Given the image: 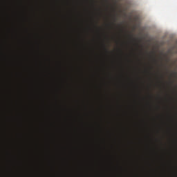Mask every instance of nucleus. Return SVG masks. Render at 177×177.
Here are the masks:
<instances>
[{
    "mask_svg": "<svg viewBox=\"0 0 177 177\" xmlns=\"http://www.w3.org/2000/svg\"><path fill=\"white\" fill-rule=\"evenodd\" d=\"M130 38L133 41V42H136L137 39L133 38V36L132 35H130Z\"/></svg>",
    "mask_w": 177,
    "mask_h": 177,
    "instance_id": "1",
    "label": "nucleus"
},
{
    "mask_svg": "<svg viewBox=\"0 0 177 177\" xmlns=\"http://www.w3.org/2000/svg\"><path fill=\"white\" fill-rule=\"evenodd\" d=\"M118 19H117V15H113V21L115 22L117 21Z\"/></svg>",
    "mask_w": 177,
    "mask_h": 177,
    "instance_id": "2",
    "label": "nucleus"
},
{
    "mask_svg": "<svg viewBox=\"0 0 177 177\" xmlns=\"http://www.w3.org/2000/svg\"><path fill=\"white\" fill-rule=\"evenodd\" d=\"M174 75H177V72H174Z\"/></svg>",
    "mask_w": 177,
    "mask_h": 177,
    "instance_id": "3",
    "label": "nucleus"
},
{
    "mask_svg": "<svg viewBox=\"0 0 177 177\" xmlns=\"http://www.w3.org/2000/svg\"><path fill=\"white\" fill-rule=\"evenodd\" d=\"M106 3H109V0H105Z\"/></svg>",
    "mask_w": 177,
    "mask_h": 177,
    "instance_id": "4",
    "label": "nucleus"
},
{
    "mask_svg": "<svg viewBox=\"0 0 177 177\" xmlns=\"http://www.w3.org/2000/svg\"><path fill=\"white\" fill-rule=\"evenodd\" d=\"M136 45L137 46H139V44H136Z\"/></svg>",
    "mask_w": 177,
    "mask_h": 177,
    "instance_id": "5",
    "label": "nucleus"
}]
</instances>
